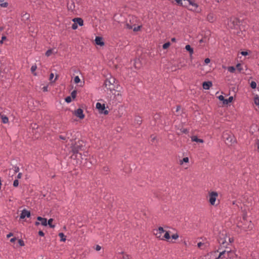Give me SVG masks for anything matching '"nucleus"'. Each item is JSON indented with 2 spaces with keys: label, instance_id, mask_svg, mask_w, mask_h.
I'll return each instance as SVG.
<instances>
[{
  "label": "nucleus",
  "instance_id": "1",
  "mask_svg": "<svg viewBox=\"0 0 259 259\" xmlns=\"http://www.w3.org/2000/svg\"><path fill=\"white\" fill-rule=\"evenodd\" d=\"M233 241V238L228 236L226 232H222L219 235V242L224 247H227L229 243H231Z\"/></svg>",
  "mask_w": 259,
  "mask_h": 259
},
{
  "label": "nucleus",
  "instance_id": "2",
  "mask_svg": "<svg viewBox=\"0 0 259 259\" xmlns=\"http://www.w3.org/2000/svg\"><path fill=\"white\" fill-rule=\"evenodd\" d=\"M237 257V255L235 251L229 250H223L221 251L218 257L214 259H234Z\"/></svg>",
  "mask_w": 259,
  "mask_h": 259
},
{
  "label": "nucleus",
  "instance_id": "3",
  "mask_svg": "<svg viewBox=\"0 0 259 259\" xmlns=\"http://www.w3.org/2000/svg\"><path fill=\"white\" fill-rule=\"evenodd\" d=\"M184 3L183 4L184 6L189 8L190 11L200 13L201 10L199 8V6L197 3H196L195 0H183Z\"/></svg>",
  "mask_w": 259,
  "mask_h": 259
},
{
  "label": "nucleus",
  "instance_id": "4",
  "mask_svg": "<svg viewBox=\"0 0 259 259\" xmlns=\"http://www.w3.org/2000/svg\"><path fill=\"white\" fill-rule=\"evenodd\" d=\"M114 93H112L110 99L108 100L109 104H116L122 100V95L118 91L114 90Z\"/></svg>",
  "mask_w": 259,
  "mask_h": 259
},
{
  "label": "nucleus",
  "instance_id": "5",
  "mask_svg": "<svg viewBox=\"0 0 259 259\" xmlns=\"http://www.w3.org/2000/svg\"><path fill=\"white\" fill-rule=\"evenodd\" d=\"M83 147L82 141H78L76 142L72 147V152L74 154H79V151L82 150ZM81 155V154L79 153Z\"/></svg>",
  "mask_w": 259,
  "mask_h": 259
},
{
  "label": "nucleus",
  "instance_id": "6",
  "mask_svg": "<svg viewBox=\"0 0 259 259\" xmlns=\"http://www.w3.org/2000/svg\"><path fill=\"white\" fill-rule=\"evenodd\" d=\"M218 197V192L215 191H211L209 192L208 196V201L209 203L211 205H215V201L217 200V197Z\"/></svg>",
  "mask_w": 259,
  "mask_h": 259
},
{
  "label": "nucleus",
  "instance_id": "7",
  "mask_svg": "<svg viewBox=\"0 0 259 259\" xmlns=\"http://www.w3.org/2000/svg\"><path fill=\"white\" fill-rule=\"evenodd\" d=\"M237 226L241 228L243 231H247L252 229L253 225L251 221H246L243 225L238 224Z\"/></svg>",
  "mask_w": 259,
  "mask_h": 259
},
{
  "label": "nucleus",
  "instance_id": "8",
  "mask_svg": "<svg viewBox=\"0 0 259 259\" xmlns=\"http://www.w3.org/2000/svg\"><path fill=\"white\" fill-rule=\"evenodd\" d=\"M96 107L100 113L104 115L108 114V111L105 109V105L104 104L97 102L96 105Z\"/></svg>",
  "mask_w": 259,
  "mask_h": 259
},
{
  "label": "nucleus",
  "instance_id": "9",
  "mask_svg": "<svg viewBox=\"0 0 259 259\" xmlns=\"http://www.w3.org/2000/svg\"><path fill=\"white\" fill-rule=\"evenodd\" d=\"M223 138L227 144L231 145L235 142L234 136L227 133L224 134Z\"/></svg>",
  "mask_w": 259,
  "mask_h": 259
},
{
  "label": "nucleus",
  "instance_id": "10",
  "mask_svg": "<svg viewBox=\"0 0 259 259\" xmlns=\"http://www.w3.org/2000/svg\"><path fill=\"white\" fill-rule=\"evenodd\" d=\"M116 79L115 78L113 77H110L109 78L106 80L105 82V87L109 89L110 91L112 90H114V87L113 88L110 87L111 85H114V84L115 83Z\"/></svg>",
  "mask_w": 259,
  "mask_h": 259
},
{
  "label": "nucleus",
  "instance_id": "11",
  "mask_svg": "<svg viewBox=\"0 0 259 259\" xmlns=\"http://www.w3.org/2000/svg\"><path fill=\"white\" fill-rule=\"evenodd\" d=\"M129 22L127 21L125 24L126 27L129 29H133V27L136 26V23L137 21V19L136 17L132 16L129 18Z\"/></svg>",
  "mask_w": 259,
  "mask_h": 259
},
{
  "label": "nucleus",
  "instance_id": "12",
  "mask_svg": "<svg viewBox=\"0 0 259 259\" xmlns=\"http://www.w3.org/2000/svg\"><path fill=\"white\" fill-rule=\"evenodd\" d=\"M37 220L39 221V222H36L35 224L36 226H38L39 224H41L42 226H46L47 225V220L46 218H42L41 217H38L37 218Z\"/></svg>",
  "mask_w": 259,
  "mask_h": 259
},
{
  "label": "nucleus",
  "instance_id": "13",
  "mask_svg": "<svg viewBox=\"0 0 259 259\" xmlns=\"http://www.w3.org/2000/svg\"><path fill=\"white\" fill-rule=\"evenodd\" d=\"M165 231L163 229V228L161 227H160L158 228L157 230H156V232L155 233V234L157 238L161 240H163V238H162V234Z\"/></svg>",
  "mask_w": 259,
  "mask_h": 259
},
{
  "label": "nucleus",
  "instance_id": "14",
  "mask_svg": "<svg viewBox=\"0 0 259 259\" xmlns=\"http://www.w3.org/2000/svg\"><path fill=\"white\" fill-rule=\"evenodd\" d=\"M74 114L80 119H83L84 117L83 110L81 108H78L75 110L74 112Z\"/></svg>",
  "mask_w": 259,
  "mask_h": 259
},
{
  "label": "nucleus",
  "instance_id": "15",
  "mask_svg": "<svg viewBox=\"0 0 259 259\" xmlns=\"http://www.w3.org/2000/svg\"><path fill=\"white\" fill-rule=\"evenodd\" d=\"M30 217V212L29 211H28L25 209H24L22 211V212L21 213V215H20V219H23L25 217L29 218Z\"/></svg>",
  "mask_w": 259,
  "mask_h": 259
},
{
  "label": "nucleus",
  "instance_id": "16",
  "mask_svg": "<svg viewBox=\"0 0 259 259\" xmlns=\"http://www.w3.org/2000/svg\"><path fill=\"white\" fill-rule=\"evenodd\" d=\"M209 246V243L207 241L205 242H199L197 244V246L200 249H205Z\"/></svg>",
  "mask_w": 259,
  "mask_h": 259
},
{
  "label": "nucleus",
  "instance_id": "17",
  "mask_svg": "<svg viewBox=\"0 0 259 259\" xmlns=\"http://www.w3.org/2000/svg\"><path fill=\"white\" fill-rule=\"evenodd\" d=\"M216 18L214 14L210 13L207 15V20L209 22H213L215 20Z\"/></svg>",
  "mask_w": 259,
  "mask_h": 259
},
{
  "label": "nucleus",
  "instance_id": "18",
  "mask_svg": "<svg viewBox=\"0 0 259 259\" xmlns=\"http://www.w3.org/2000/svg\"><path fill=\"white\" fill-rule=\"evenodd\" d=\"M95 42L96 44L98 45H99L100 46H103L104 45V42L103 40V38L101 37L97 36L95 38Z\"/></svg>",
  "mask_w": 259,
  "mask_h": 259
},
{
  "label": "nucleus",
  "instance_id": "19",
  "mask_svg": "<svg viewBox=\"0 0 259 259\" xmlns=\"http://www.w3.org/2000/svg\"><path fill=\"white\" fill-rule=\"evenodd\" d=\"M203 88L205 90H209L210 87L212 86V82L211 81H205L202 84Z\"/></svg>",
  "mask_w": 259,
  "mask_h": 259
},
{
  "label": "nucleus",
  "instance_id": "20",
  "mask_svg": "<svg viewBox=\"0 0 259 259\" xmlns=\"http://www.w3.org/2000/svg\"><path fill=\"white\" fill-rule=\"evenodd\" d=\"M72 21L76 23V24H78L79 26H81L83 25V21L81 18H74Z\"/></svg>",
  "mask_w": 259,
  "mask_h": 259
},
{
  "label": "nucleus",
  "instance_id": "21",
  "mask_svg": "<svg viewBox=\"0 0 259 259\" xmlns=\"http://www.w3.org/2000/svg\"><path fill=\"white\" fill-rule=\"evenodd\" d=\"M191 140L193 142H199L201 143H203L204 142L202 139H198L195 136L191 137Z\"/></svg>",
  "mask_w": 259,
  "mask_h": 259
},
{
  "label": "nucleus",
  "instance_id": "22",
  "mask_svg": "<svg viewBox=\"0 0 259 259\" xmlns=\"http://www.w3.org/2000/svg\"><path fill=\"white\" fill-rule=\"evenodd\" d=\"M213 253L212 252L208 253L201 257V259H212V256Z\"/></svg>",
  "mask_w": 259,
  "mask_h": 259
},
{
  "label": "nucleus",
  "instance_id": "23",
  "mask_svg": "<svg viewBox=\"0 0 259 259\" xmlns=\"http://www.w3.org/2000/svg\"><path fill=\"white\" fill-rule=\"evenodd\" d=\"M234 23H235V21L234 20H230L228 22V23L229 28H231V29L235 28L236 26H235Z\"/></svg>",
  "mask_w": 259,
  "mask_h": 259
},
{
  "label": "nucleus",
  "instance_id": "24",
  "mask_svg": "<svg viewBox=\"0 0 259 259\" xmlns=\"http://www.w3.org/2000/svg\"><path fill=\"white\" fill-rule=\"evenodd\" d=\"M0 116L3 123H7L9 122V119L7 116L5 115H0Z\"/></svg>",
  "mask_w": 259,
  "mask_h": 259
},
{
  "label": "nucleus",
  "instance_id": "25",
  "mask_svg": "<svg viewBox=\"0 0 259 259\" xmlns=\"http://www.w3.org/2000/svg\"><path fill=\"white\" fill-rule=\"evenodd\" d=\"M185 49L189 52L191 55L193 54V49L189 45H187L185 47Z\"/></svg>",
  "mask_w": 259,
  "mask_h": 259
},
{
  "label": "nucleus",
  "instance_id": "26",
  "mask_svg": "<svg viewBox=\"0 0 259 259\" xmlns=\"http://www.w3.org/2000/svg\"><path fill=\"white\" fill-rule=\"evenodd\" d=\"M189 161V158L188 157H186L183 158V159L180 160L179 164L180 165H183L184 163H188Z\"/></svg>",
  "mask_w": 259,
  "mask_h": 259
},
{
  "label": "nucleus",
  "instance_id": "27",
  "mask_svg": "<svg viewBox=\"0 0 259 259\" xmlns=\"http://www.w3.org/2000/svg\"><path fill=\"white\" fill-rule=\"evenodd\" d=\"M0 6L3 8H7L8 6V3L5 2L4 0H0Z\"/></svg>",
  "mask_w": 259,
  "mask_h": 259
},
{
  "label": "nucleus",
  "instance_id": "28",
  "mask_svg": "<svg viewBox=\"0 0 259 259\" xmlns=\"http://www.w3.org/2000/svg\"><path fill=\"white\" fill-rule=\"evenodd\" d=\"M59 236L60 237V241L62 242H65L66 241V237L63 233H60L59 234Z\"/></svg>",
  "mask_w": 259,
  "mask_h": 259
},
{
  "label": "nucleus",
  "instance_id": "29",
  "mask_svg": "<svg viewBox=\"0 0 259 259\" xmlns=\"http://www.w3.org/2000/svg\"><path fill=\"white\" fill-rule=\"evenodd\" d=\"M162 238H163V240L164 239H166V240L169 239L170 238V236L169 232L168 231H165L164 235L163 237H162Z\"/></svg>",
  "mask_w": 259,
  "mask_h": 259
},
{
  "label": "nucleus",
  "instance_id": "30",
  "mask_svg": "<svg viewBox=\"0 0 259 259\" xmlns=\"http://www.w3.org/2000/svg\"><path fill=\"white\" fill-rule=\"evenodd\" d=\"M253 100H254V104L258 106L259 105V97L257 95H255L254 97Z\"/></svg>",
  "mask_w": 259,
  "mask_h": 259
},
{
  "label": "nucleus",
  "instance_id": "31",
  "mask_svg": "<svg viewBox=\"0 0 259 259\" xmlns=\"http://www.w3.org/2000/svg\"><path fill=\"white\" fill-rule=\"evenodd\" d=\"M37 68V66L36 65H33L31 66V72L34 75H36V72H35L36 69Z\"/></svg>",
  "mask_w": 259,
  "mask_h": 259
},
{
  "label": "nucleus",
  "instance_id": "32",
  "mask_svg": "<svg viewBox=\"0 0 259 259\" xmlns=\"http://www.w3.org/2000/svg\"><path fill=\"white\" fill-rule=\"evenodd\" d=\"M68 135H69V133L67 132L66 134V136H64L63 135H60L59 137L61 140H66V139H69V137L68 136Z\"/></svg>",
  "mask_w": 259,
  "mask_h": 259
},
{
  "label": "nucleus",
  "instance_id": "33",
  "mask_svg": "<svg viewBox=\"0 0 259 259\" xmlns=\"http://www.w3.org/2000/svg\"><path fill=\"white\" fill-rule=\"evenodd\" d=\"M233 100V97L232 96L230 97L228 99H225L224 102V104H228L229 103H231Z\"/></svg>",
  "mask_w": 259,
  "mask_h": 259
},
{
  "label": "nucleus",
  "instance_id": "34",
  "mask_svg": "<svg viewBox=\"0 0 259 259\" xmlns=\"http://www.w3.org/2000/svg\"><path fill=\"white\" fill-rule=\"evenodd\" d=\"M53 53V49H50V50H48L46 52V55L47 57H49V56H51Z\"/></svg>",
  "mask_w": 259,
  "mask_h": 259
},
{
  "label": "nucleus",
  "instance_id": "35",
  "mask_svg": "<svg viewBox=\"0 0 259 259\" xmlns=\"http://www.w3.org/2000/svg\"><path fill=\"white\" fill-rule=\"evenodd\" d=\"M53 222V219H50L47 222V224H48L50 227L51 228H54L55 227V226L54 225H53L52 224V222Z\"/></svg>",
  "mask_w": 259,
  "mask_h": 259
},
{
  "label": "nucleus",
  "instance_id": "36",
  "mask_svg": "<svg viewBox=\"0 0 259 259\" xmlns=\"http://www.w3.org/2000/svg\"><path fill=\"white\" fill-rule=\"evenodd\" d=\"M228 70L230 72L233 73L235 71V68L233 66H230L228 68Z\"/></svg>",
  "mask_w": 259,
  "mask_h": 259
},
{
  "label": "nucleus",
  "instance_id": "37",
  "mask_svg": "<svg viewBox=\"0 0 259 259\" xmlns=\"http://www.w3.org/2000/svg\"><path fill=\"white\" fill-rule=\"evenodd\" d=\"M250 85L252 89H255L256 87V83L254 81H252L250 82Z\"/></svg>",
  "mask_w": 259,
  "mask_h": 259
},
{
  "label": "nucleus",
  "instance_id": "38",
  "mask_svg": "<svg viewBox=\"0 0 259 259\" xmlns=\"http://www.w3.org/2000/svg\"><path fill=\"white\" fill-rule=\"evenodd\" d=\"M170 45V44L169 42H166L163 45L162 48L163 49H166L169 47Z\"/></svg>",
  "mask_w": 259,
  "mask_h": 259
},
{
  "label": "nucleus",
  "instance_id": "39",
  "mask_svg": "<svg viewBox=\"0 0 259 259\" xmlns=\"http://www.w3.org/2000/svg\"><path fill=\"white\" fill-rule=\"evenodd\" d=\"M74 81L75 83H78L80 81V79L78 76H76L74 78Z\"/></svg>",
  "mask_w": 259,
  "mask_h": 259
},
{
  "label": "nucleus",
  "instance_id": "40",
  "mask_svg": "<svg viewBox=\"0 0 259 259\" xmlns=\"http://www.w3.org/2000/svg\"><path fill=\"white\" fill-rule=\"evenodd\" d=\"M236 68L239 72H241L243 70L241 65L239 63L237 64Z\"/></svg>",
  "mask_w": 259,
  "mask_h": 259
},
{
  "label": "nucleus",
  "instance_id": "41",
  "mask_svg": "<svg viewBox=\"0 0 259 259\" xmlns=\"http://www.w3.org/2000/svg\"><path fill=\"white\" fill-rule=\"evenodd\" d=\"M141 25H138V26H134L133 27V29L134 31H138L140 30V29L141 28Z\"/></svg>",
  "mask_w": 259,
  "mask_h": 259
},
{
  "label": "nucleus",
  "instance_id": "42",
  "mask_svg": "<svg viewBox=\"0 0 259 259\" xmlns=\"http://www.w3.org/2000/svg\"><path fill=\"white\" fill-rule=\"evenodd\" d=\"M179 235L178 233L174 234L171 236V237L172 239H175V240L179 238Z\"/></svg>",
  "mask_w": 259,
  "mask_h": 259
},
{
  "label": "nucleus",
  "instance_id": "43",
  "mask_svg": "<svg viewBox=\"0 0 259 259\" xmlns=\"http://www.w3.org/2000/svg\"><path fill=\"white\" fill-rule=\"evenodd\" d=\"M19 185V181L18 179L15 180L13 182V186L15 187L18 186Z\"/></svg>",
  "mask_w": 259,
  "mask_h": 259
},
{
  "label": "nucleus",
  "instance_id": "44",
  "mask_svg": "<svg viewBox=\"0 0 259 259\" xmlns=\"http://www.w3.org/2000/svg\"><path fill=\"white\" fill-rule=\"evenodd\" d=\"M218 98L220 101H223V103L224 104V102H225V99L224 98V97L223 95H220L219 96Z\"/></svg>",
  "mask_w": 259,
  "mask_h": 259
},
{
  "label": "nucleus",
  "instance_id": "45",
  "mask_svg": "<svg viewBox=\"0 0 259 259\" xmlns=\"http://www.w3.org/2000/svg\"><path fill=\"white\" fill-rule=\"evenodd\" d=\"M65 100V101L68 103H70L72 101L71 97L70 96L67 97Z\"/></svg>",
  "mask_w": 259,
  "mask_h": 259
},
{
  "label": "nucleus",
  "instance_id": "46",
  "mask_svg": "<svg viewBox=\"0 0 259 259\" xmlns=\"http://www.w3.org/2000/svg\"><path fill=\"white\" fill-rule=\"evenodd\" d=\"M71 95L72 98L74 99L76 97V91H75V90L71 92Z\"/></svg>",
  "mask_w": 259,
  "mask_h": 259
},
{
  "label": "nucleus",
  "instance_id": "47",
  "mask_svg": "<svg viewBox=\"0 0 259 259\" xmlns=\"http://www.w3.org/2000/svg\"><path fill=\"white\" fill-rule=\"evenodd\" d=\"M77 27H78L77 24L76 23L74 22V23L72 25V29L75 30L77 28Z\"/></svg>",
  "mask_w": 259,
  "mask_h": 259
},
{
  "label": "nucleus",
  "instance_id": "48",
  "mask_svg": "<svg viewBox=\"0 0 259 259\" xmlns=\"http://www.w3.org/2000/svg\"><path fill=\"white\" fill-rule=\"evenodd\" d=\"M95 249L96 251H100L101 249V247L99 245H96L95 246Z\"/></svg>",
  "mask_w": 259,
  "mask_h": 259
},
{
  "label": "nucleus",
  "instance_id": "49",
  "mask_svg": "<svg viewBox=\"0 0 259 259\" xmlns=\"http://www.w3.org/2000/svg\"><path fill=\"white\" fill-rule=\"evenodd\" d=\"M18 243L20 246H24V242L22 240L19 239L18 240Z\"/></svg>",
  "mask_w": 259,
  "mask_h": 259
},
{
  "label": "nucleus",
  "instance_id": "50",
  "mask_svg": "<svg viewBox=\"0 0 259 259\" xmlns=\"http://www.w3.org/2000/svg\"><path fill=\"white\" fill-rule=\"evenodd\" d=\"M14 170L15 173L18 172L19 170V167L18 166H15L14 167Z\"/></svg>",
  "mask_w": 259,
  "mask_h": 259
},
{
  "label": "nucleus",
  "instance_id": "51",
  "mask_svg": "<svg viewBox=\"0 0 259 259\" xmlns=\"http://www.w3.org/2000/svg\"><path fill=\"white\" fill-rule=\"evenodd\" d=\"M175 1L178 5H181V6L183 5V3H182V0H175Z\"/></svg>",
  "mask_w": 259,
  "mask_h": 259
},
{
  "label": "nucleus",
  "instance_id": "52",
  "mask_svg": "<svg viewBox=\"0 0 259 259\" xmlns=\"http://www.w3.org/2000/svg\"><path fill=\"white\" fill-rule=\"evenodd\" d=\"M181 132L185 134H187L188 133V130L186 128H183L181 130Z\"/></svg>",
  "mask_w": 259,
  "mask_h": 259
},
{
  "label": "nucleus",
  "instance_id": "53",
  "mask_svg": "<svg viewBox=\"0 0 259 259\" xmlns=\"http://www.w3.org/2000/svg\"><path fill=\"white\" fill-rule=\"evenodd\" d=\"M6 39H7L6 36H3L2 37V39H1V40L0 41V43H1V44H3V41H4V40H6Z\"/></svg>",
  "mask_w": 259,
  "mask_h": 259
},
{
  "label": "nucleus",
  "instance_id": "54",
  "mask_svg": "<svg viewBox=\"0 0 259 259\" xmlns=\"http://www.w3.org/2000/svg\"><path fill=\"white\" fill-rule=\"evenodd\" d=\"M210 60L209 58H206L205 60H204V63L205 64H208L209 62H210Z\"/></svg>",
  "mask_w": 259,
  "mask_h": 259
},
{
  "label": "nucleus",
  "instance_id": "55",
  "mask_svg": "<svg viewBox=\"0 0 259 259\" xmlns=\"http://www.w3.org/2000/svg\"><path fill=\"white\" fill-rule=\"evenodd\" d=\"M54 74H53V73H51L50 74V78H49V79H50L51 81H52V79H53V78H54Z\"/></svg>",
  "mask_w": 259,
  "mask_h": 259
},
{
  "label": "nucleus",
  "instance_id": "56",
  "mask_svg": "<svg viewBox=\"0 0 259 259\" xmlns=\"http://www.w3.org/2000/svg\"><path fill=\"white\" fill-rule=\"evenodd\" d=\"M42 90L44 92H47L48 91V85L42 88Z\"/></svg>",
  "mask_w": 259,
  "mask_h": 259
},
{
  "label": "nucleus",
  "instance_id": "57",
  "mask_svg": "<svg viewBox=\"0 0 259 259\" xmlns=\"http://www.w3.org/2000/svg\"><path fill=\"white\" fill-rule=\"evenodd\" d=\"M22 173L20 172L18 174L17 176V178L18 179H21V177H22Z\"/></svg>",
  "mask_w": 259,
  "mask_h": 259
},
{
  "label": "nucleus",
  "instance_id": "58",
  "mask_svg": "<svg viewBox=\"0 0 259 259\" xmlns=\"http://www.w3.org/2000/svg\"><path fill=\"white\" fill-rule=\"evenodd\" d=\"M38 234H39V235H40L41 236H44V233L42 231H39L38 232Z\"/></svg>",
  "mask_w": 259,
  "mask_h": 259
},
{
  "label": "nucleus",
  "instance_id": "59",
  "mask_svg": "<svg viewBox=\"0 0 259 259\" xmlns=\"http://www.w3.org/2000/svg\"><path fill=\"white\" fill-rule=\"evenodd\" d=\"M241 54L243 55V56H246L248 54V53L247 52H245V51H243L241 53Z\"/></svg>",
  "mask_w": 259,
  "mask_h": 259
},
{
  "label": "nucleus",
  "instance_id": "60",
  "mask_svg": "<svg viewBox=\"0 0 259 259\" xmlns=\"http://www.w3.org/2000/svg\"><path fill=\"white\" fill-rule=\"evenodd\" d=\"M16 240V238L15 237L12 238L10 239L11 242H14Z\"/></svg>",
  "mask_w": 259,
  "mask_h": 259
},
{
  "label": "nucleus",
  "instance_id": "61",
  "mask_svg": "<svg viewBox=\"0 0 259 259\" xmlns=\"http://www.w3.org/2000/svg\"><path fill=\"white\" fill-rule=\"evenodd\" d=\"M13 234L12 233H10L7 235V238H10V237L12 236Z\"/></svg>",
  "mask_w": 259,
  "mask_h": 259
},
{
  "label": "nucleus",
  "instance_id": "62",
  "mask_svg": "<svg viewBox=\"0 0 259 259\" xmlns=\"http://www.w3.org/2000/svg\"><path fill=\"white\" fill-rule=\"evenodd\" d=\"M73 5V4H71V6H68V9H69V10H71V11H72V10H73V8H72V5Z\"/></svg>",
  "mask_w": 259,
  "mask_h": 259
},
{
  "label": "nucleus",
  "instance_id": "63",
  "mask_svg": "<svg viewBox=\"0 0 259 259\" xmlns=\"http://www.w3.org/2000/svg\"><path fill=\"white\" fill-rule=\"evenodd\" d=\"M181 109V107L180 106H178L177 107L176 112H178Z\"/></svg>",
  "mask_w": 259,
  "mask_h": 259
},
{
  "label": "nucleus",
  "instance_id": "64",
  "mask_svg": "<svg viewBox=\"0 0 259 259\" xmlns=\"http://www.w3.org/2000/svg\"><path fill=\"white\" fill-rule=\"evenodd\" d=\"M246 214H244L243 215V219L244 221H245L246 220Z\"/></svg>",
  "mask_w": 259,
  "mask_h": 259
}]
</instances>
